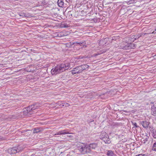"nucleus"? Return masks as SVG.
<instances>
[{"label": "nucleus", "mask_w": 156, "mask_h": 156, "mask_svg": "<svg viewBox=\"0 0 156 156\" xmlns=\"http://www.w3.org/2000/svg\"><path fill=\"white\" fill-rule=\"evenodd\" d=\"M150 33H148V32L147 33H140L138 34H136L133 37V38L135 39V40H136L137 38H138L140 37L144 36L146 34H148Z\"/></svg>", "instance_id": "10"}, {"label": "nucleus", "mask_w": 156, "mask_h": 156, "mask_svg": "<svg viewBox=\"0 0 156 156\" xmlns=\"http://www.w3.org/2000/svg\"><path fill=\"white\" fill-rule=\"evenodd\" d=\"M88 145L83 144L78 147V149L83 154L90 152V150Z\"/></svg>", "instance_id": "4"}, {"label": "nucleus", "mask_w": 156, "mask_h": 156, "mask_svg": "<svg viewBox=\"0 0 156 156\" xmlns=\"http://www.w3.org/2000/svg\"><path fill=\"white\" fill-rule=\"evenodd\" d=\"M33 131L34 133H37L41 131L40 128L37 127L33 129Z\"/></svg>", "instance_id": "16"}, {"label": "nucleus", "mask_w": 156, "mask_h": 156, "mask_svg": "<svg viewBox=\"0 0 156 156\" xmlns=\"http://www.w3.org/2000/svg\"><path fill=\"white\" fill-rule=\"evenodd\" d=\"M100 138L104 141L105 143L110 144L111 143L108 136L105 133H102L100 135Z\"/></svg>", "instance_id": "5"}, {"label": "nucleus", "mask_w": 156, "mask_h": 156, "mask_svg": "<svg viewBox=\"0 0 156 156\" xmlns=\"http://www.w3.org/2000/svg\"><path fill=\"white\" fill-rule=\"evenodd\" d=\"M70 67V64L69 63H62L57 65L51 70L52 75L56 74L68 69Z\"/></svg>", "instance_id": "1"}, {"label": "nucleus", "mask_w": 156, "mask_h": 156, "mask_svg": "<svg viewBox=\"0 0 156 156\" xmlns=\"http://www.w3.org/2000/svg\"><path fill=\"white\" fill-rule=\"evenodd\" d=\"M141 123L143 127L145 128H147L148 127V126L150 124V122L146 121H143L141 122Z\"/></svg>", "instance_id": "13"}, {"label": "nucleus", "mask_w": 156, "mask_h": 156, "mask_svg": "<svg viewBox=\"0 0 156 156\" xmlns=\"http://www.w3.org/2000/svg\"><path fill=\"white\" fill-rule=\"evenodd\" d=\"M151 114L154 116L156 115V101H154L151 105Z\"/></svg>", "instance_id": "7"}, {"label": "nucleus", "mask_w": 156, "mask_h": 156, "mask_svg": "<svg viewBox=\"0 0 156 156\" xmlns=\"http://www.w3.org/2000/svg\"><path fill=\"white\" fill-rule=\"evenodd\" d=\"M149 127H150V128H151V126H149Z\"/></svg>", "instance_id": "32"}, {"label": "nucleus", "mask_w": 156, "mask_h": 156, "mask_svg": "<svg viewBox=\"0 0 156 156\" xmlns=\"http://www.w3.org/2000/svg\"><path fill=\"white\" fill-rule=\"evenodd\" d=\"M21 150V148H20V146H18L17 147H13L12 148H9L8 149V152L10 154H14L19 152Z\"/></svg>", "instance_id": "6"}, {"label": "nucleus", "mask_w": 156, "mask_h": 156, "mask_svg": "<svg viewBox=\"0 0 156 156\" xmlns=\"http://www.w3.org/2000/svg\"><path fill=\"white\" fill-rule=\"evenodd\" d=\"M88 145L90 150L91 149H95L98 147V143H91Z\"/></svg>", "instance_id": "11"}, {"label": "nucleus", "mask_w": 156, "mask_h": 156, "mask_svg": "<svg viewBox=\"0 0 156 156\" xmlns=\"http://www.w3.org/2000/svg\"><path fill=\"white\" fill-rule=\"evenodd\" d=\"M135 156H147L145 154H140Z\"/></svg>", "instance_id": "24"}, {"label": "nucleus", "mask_w": 156, "mask_h": 156, "mask_svg": "<svg viewBox=\"0 0 156 156\" xmlns=\"http://www.w3.org/2000/svg\"><path fill=\"white\" fill-rule=\"evenodd\" d=\"M12 119H16V116H15V115H12Z\"/></svg>", "instance_id": "27"}, {"label": "nucleus", "mask_w": 156, "mask_h": 156, "mask_svg": "<svg viewBox=\"0 0 156 156\" xmlns=\"http://www.w3.org/2000/svg\"><path fill=\"white\" fill-rule=\"evenodd\" d=\"M18 14L20 16L22 17H25V15H26L25 13L22 12H19Z\"/></svg>", "instance_id": "19"}, {"label": "nucleus", "mask_w": 156, "mask_h": 156, "mask_svg": "<svg viewBox=\"0 0 156 156\" xmlns=\"http://www.w3.org/2000/svg\"><path fill=\"white\" fill-rule=\"evenodd\" d=\"M152 150L154 151H156V141L154 143L153 145Z\"/></svg>", "instance_id": "20"}, {"label": "nucleus", "mask_w": 156, "mask_h": 156, "mask_svg": "<svg viewBox=\"0 0 156 156\" xmlns=\"http://www.w3.org/2000/svg\"><path fill=\"white\" fill-rule=\"evenodd\" d=\"M73 44H75L76 45H77L76 44H78L80 46H85L86 44V42L85 41H78L77 42H75L73 43Z\"/></svg>", "instance_id": "12"}, {"label": "nucleus", "mask_w": 156, "mask_h": 156, "mask_svg": "<svg viewBox=\"0 0 156 156\" xmlns=\"http://www.w3.org/2000/svg\"><path fill=\"white\" fill-rule=\"evenodd\" d=\"M58 104H59V106H61L62 105H63V103H62L61 102V101H59V102H58Z\"/></svg>", "instance_id": "26"}, {"label": "nucleus", "mask_w": 156, "mask_h": 156, "mask_svg": "<svg viewBox=\"0 0 156 156\" xmlns=\"http://www.w3.org/2000/svg\"><path fill=\"white\" fill-rule=\"evenodd\" d=\"M136 44H133L131 43L129 44H127L123 48V49L126 50H129L131 49H134L136 47Z\"/></svg>", "instance_id": "8"}, {"label": "nucleus", "mask_w": 156, "mask_h": 156, "mask_svg": "<svg viewBox=\"0 0 156 156\" xmlns=\"http://www.w3.org/2000/svg\"><path fill=\"white\" fill-rule=\"evenodd\" d=\"M155 30L156 31V29H155Z\"/></svg>", "instance_id": "34"}, {"label": "nucleus", "mask_w": 156, "mask_h": 156, "mask_svg": "<svg viewBox=\"0 0 156 156\" xmlns=\"http://www.w3.org/2000/svg\"><path fill=\"white\" fill-rule=\"evenodd\" d=\"M154 56H155H155H156V55H155Z\"/></svg>", "instance_id": "33"}, {"label": "nucleus", "mask_w": 156, "mask_h": 156, "mask_svg": "<svg viewBox=\"0 0 156 156\" xmlns=\"http://www.w3.org/2000/svg\"><path fill=\"white\" fill-rule=\"evenodd\" d=\"M89 67V66L87 64L79 66L73 69L72 71V73L73 74L81 73L83 71L88 68Z\"/></svg>", "instance_id": "2"}, {"label": "nucleus", "mask_w": 156, "mask_h": 156, "mask_svg": "<svg viewBox=\"0 0 156 156\" xmlns=\"http://www.w3.org/2000/svg\"><path fill=\"white\" fill-rule=\"evenodd\" d=\"M153 136L154 138H156V132H154V133L153 132Z\"/></svg>", "instance_id": "25"}, {"label": "nucleus", "mask_w": 156, "mask_h": 156, "mask_svg": "<svg viewBox=\"0 0 156 156\" xmlns=\"http://www.w3.org/2000/svg\"><path fill=\"white\" fill-rule=\"evenodd\" d=\"M131 122L132 123L133 125H134V127L135 128L139 127V126L137 125L136 123L134 122Z\"/></svg>", "instance_id": "22"}, {"label": "nucleus", "mask_w": 156, "mask_h": 156, "mask_svg": "<svg viewBox=\"0 0 156 156\" xmlns=\"http://www.w3.org/2000/svg\"><path fill=\"white\" fill-rule=\"evenodd\" d=\"M70 134L68 131H66V130H62L58 131L54 134V135H57L61 134Z\"/></svg>", "instance_id": "9"}, {"label": "nucleus", "mask_w": 156, "mask_h": 156, "mask_svg": "<svg viewBox=\"0 0 156 156\" xmlns=\"http://www.w3.org/2000/svg\"><path fill=\"white\" fill-rule=\"evenodd\" d=\"M101 54V53H98V54H94V56H96L98 55H100Z\"/></svg>", "instance_id": "28"}, {"label": "nucleus", "mask_w": 156, "mask_h": 156, "mask_svg": "<svg viewBox=\"0 0 156 156\" xmlns=\"http://www.w3.org/2000/svg\"><path fill=\"white\" fill-rule=\"evenodd\" d=\"M55 37H61L65 36V34L62 32H56L55 34Z\"/></svg>", "instance_id": "14"}, {"label": "nucleus", "mask_w": 156, "mask_h": 156, "mask_svg": "<svg viewBox=\"0 0 156 156\" xmlns=\"http://www.w3.org/2000/svg\"><path fill=\"white\" fill-rule=\"evenodd\" d=\"M106 154L108 156H113L114 155V153L111 150H108V151Z\"/></svg>", "instance_id": "17"}, {"label": "nucleus", "mask_w": 156, "mask_h": 156, "mask_svg": "<svg viewBox=\"0 0 156 156\" xmlns=\"http://www.w3.org/2000/svg\"><path fill=\"white\" fill-rule=\"evenodd\" d=\"M61 27L62 28H68L69 27V26L65 23H62L61 25Z\"/></svg>", "instance_id": "18"}, {"label": "nucleus", "mask_w": 156, "mask_h": 156, "mask_svg": "<svg viewBox=\"0 0 156 156\" xmlns=\"http://www.w3.org/2000/svg\"><path fill=\"white\" fill-rule=\"evenodd\" d=\"M70 105V104L64 102L63 103V104L62 105V106H65L66 107H69Z\"/></svg>", "instance_id": "21"}, {"label": "nucleus", "mask_w": 156, "mask_h": 156, "mask_svg": "<svg viewBox=\"0 0 156 156\" xmlns=\"http://www.w3.org/2000/svg\"><path fill=\"white\" fill-rule=\"evenodd\" d=\"M154 31H153L152 33H150V34H149L155 33H154Z\"/></svg>", "instance_id": "30"}, {"label": "nucleus", "mask_w": 156, "mask_h": 156, "mask_svg": "<svg viewBox=\"0 0 156 156\" xmlns=\"http://www.w3.org/2000/svg\"><path fill=\"white\" fill-rule=\"evenodd\" d=\"M93 20L95 22H97L98 21V19H96H96L94 18V19H93Z\"/></svg>", "instance_id": "29"}, {"label": "nucleus", "mask_w": 156, "mask_h": 156, "mask_svg": "<svg viewBox=\"0 0 156 156\" xmlns=\"http://www.w3.org/2000/svg\"><path fill=\"white\" fill-rule=\"evenodd\" d=\"M57 3L59 7H62L64 6V0H58Z\"/></svg>", "instance_id": "15"}, {"label": "nucleus", "mask_w": 156, "mask_h": 156, "mask_svg": "<svg viewBox=\"0 0 156 156\" xmlns=\"http://www.w3.org/2000/svg\"><path fill=\"white\" fill-rule=\"evenodd\" d=\"M37 108L34 105H31L24 109L23 115H25L29 116L33 113V111Z\"/></svg>", "instance_id": "3"}, {"label": "nucleus", "mask_w": 156, "mask_h": 156, "mask_svg": "<svg viewBox=\"0 0 156 156\" xmlns=\"http://www.w3.org/2000/svg\"><path fill=\"white\" fill-rule=\"evenodd\" d=\"M101 41H100V42L101 43Z\"/></svg>", "instance_id": "31"}, {"label": "nucleus", "mask_w": 156, "mask_h": 156, "mask_svg": "<svg viewBox=\"0 0 156 156\" xmlns=\"http://www.w3.org/2000/svg\"><path fill=\"white\" fill-rule=\"evenodd\" d=\"M25 17L28 18H30L32 16L29 13H26V15H25Z\"/></svg>", "instance_id": "23"}]
</instances>
